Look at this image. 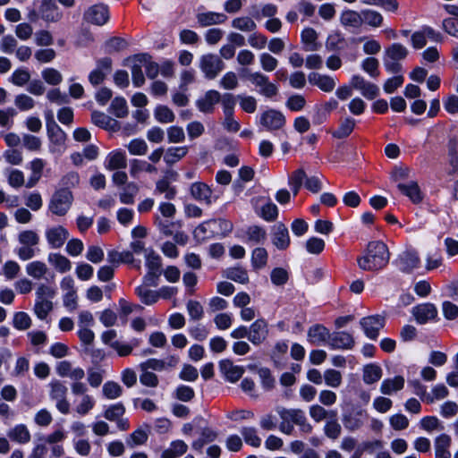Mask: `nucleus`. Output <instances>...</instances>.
<instances>
[{
	"mask_svg": "<svg viewBox=\"0 0 458 458\" xmlns=\"http://www.w3.org/2000/svg\"><path fill=\"white\" fill-rule=\"evenodd\" d=\"M38 13L46 21L56 22L62 18L55 0H42Z\"/></svg>",
	"mask_w": 458,
	"mask_h": 458,
	"instance_id": "nucleus-18",
	"label": "nucleus"
},
{
	"mask_svg": "<svg viewBox=\"0 0 458 458\" xmlns=\"http://www.w3.org/2000/svg\"><path fill=\"white\" fill-rule=\"evenodd\" d=\"M403 81L404 77L403 74L394 75L385 81L383 89L386 94H392L403 84Z\"/></svg>",
	"mask_w": 458,
	"mask_h": 458,
	"instance_id": "nucleus-59",
	"label": "nucleus"
},
{
	"mask_svg": "<svg viewBox=\"0 0 458 458\" xmlns=\"http://www.w3.org/2000/svg\"><path fill=\"white\" fill-rule=\"evenodd\" d=\"M227 279L239 284H247L249 282L248 272L242 267H231L225 269V275Z\"/></svg>",
	"mask_w": 458,
	"mask_h": 458,
	"instance_id": "nucleus-32",
	"label": "nucleus"
},
{
	"mask_svg": "<svg viewBox=\"0 0 458 458\" xmlns=\"http://www.w3.org/2000/svg\"><path fill=\"white\" fill-rule=\"evenodd\" d=\"M326 243L321 238L312 236L306 241L305 248L306 250L314 255H318L325 250Z\"/></svg>",
	"mask_w": 458,
	"mask_h": 458,
	"instance_id": "nucleus-49",
	"label": "nucleus"
},
{
	"mask_svg": "<svg viewBox=\"0 0 458 458\" xmlns=\"http://www.w3.org/2000/svg\"><path fill=\"white\" fill-rule=\"evenodd\" d=\"M378 66V60L372 56L365 58L361 64L362 69L373 78L379 75Z\"/></svg>",
	"mask_w": 458,
	"mask_h": 458,
	"instance_id": "nucleus-60",
	"label": "nucleus"
},
{
	"mask_svg": "<svg viewBox=\"0 0 458 458\" xmlns=\"http://www.w3.org/2000/svg\"><path fill=\"white\" fill-rule=\"evenodd\" d=\"M448 157L449 164L454 171L458 169V146L454 139H450L448 141Z\"/></svg>",
	"mask_w": 458,
	"mask_h": 458,
	"instance_id": "nucleus-63",
	"label": "nucleus"
},
{
	"mask_svg": "<svg viewBox=\"0 0 458 458\" xmlns=\"http://www.w3.org/2000/svg\"><path fill=\"white\" fill-rule=\"evenodd\" d=\"M72 202L73 194L72 191L57 189L50 199L48 210L55 216H64L71 208Z\"/></svg>",
	"mask_w": 458,
	"mask_h": 458,
	"instance_id": "nucleus-2",
	"label": "nucleus"
},
{
	"mask_svg": "<svg viewBox=\"0 0 458 458\" xmlns=\"http://www.w3.org/2000/svg\"><path fill=\"white\" fill-rule=\"evenodd\" d=\"M146 267L148 270V275L153 276L154 279H157L162 274L161 267L162 260L161 257L157 254L153 250L146 256Z\"/></svg>",
	"mask_w": 458,
	"mask_h": 458,
	"instance_id": "nucleus-26",
	"label": "nucleus"
},
{
	"mask_svg": "<svg viewBox=\"0 0 458 458\" xmlns=\"http://www.w3.org/2000/svg\"><path fill=\"white\" fill-rule=\"evenodd\" d=\"M404 386V378L403 376H395L394 378H386L382 381L380 391L384 394L390 395L393 392L400 391Z\"/></svg>",
	"mask_w": 458,
	"mask_h": 458,
	"instance_id": "nucleus-28",
	"label": "nucleus"
},
{
	"mask_svg": "<svg viewBox=\"0 0 458 458\" xmlns=\"http://www.w3.org/2000/svg\"><path fill=\"white\" fill-rule=\"evenodd\" d=\"M125 412V407L122 403L110 405L104 412V417L110 420L114 421L122 417Z\"/></svg>",
	"mask_w": 458,
	"mask_h": 458,
	"instance_id": "nucleus-55",
	"label": "nucleus"
},
{
	"mask_svg": "<svg viewBox=\"0 0 458 458\" xmlns=\"http://www.w3.org/2000/svg\"><path fill=\"white\" fill-rule=\"evenodd\" d=\"M47 270V266L42 261H32L26 266L28 275L37 279L42 277Z\"/></svg>",
	"mask_w": 458,
	"mask_h": 458,
	"instance_id": "nucleus-52",
	"label": "nucleus"
},
{
	"mask_svg": "<svg viewBox=\"0 0 458 458\" xmlns=\"http://www.w3.org/2000/svg\"><path fill=\"white\" fill-rule=\"evenodd\" d=\"M91 122L104 130L115 131L118 129V122L115 119L98 110L92 111Z\"/></svg>",
	"mask_w": 458,
	"mask_h": 458,
	"instance_id": "nucleus-20",
	"label": "nucleus"
},
{
	"mask_svg": "<svg viewBox=\"0 0 458 458\" xmlns=\"http://www.w3.org/2000/svg\"><path fill=\"white\" fill-rule=\"evenodd\" d=\"M19 242L22 245L35 246L39 242L38 233L32 230H24L18 235Z\"/></svg>",
	"mask_w": 458,
	"mask_h": 458,
	"instance_id": "nucleus-57",
	"label": "nucleus"
},
{
	"mask_svg": "<svg viewBox=\"0 0 458 458\" xmlns=\"http://www.w3.org/2000/svg\"><path fill=\"white\" fill-rule=\"evenodd\" d=\"M199 67L207 79L213 80L224 69L225 64L217 55L209 53L201 56Z\"/></svg>",
	"mask_w": 458,
	"mask_h": 458,
	"instance_id": "nucleus-5",
	"label": "nucleus"
},
{
	"mask_svg": "<svg viewBox=\"0 0 458 458\" xmlns=\"http://www.w3.org/2000/svg\"><path fill=\"white\" fill-rule=\"evenodd\" d=\"M362 22L372 27H379L383 22V16L377 11L373 10H362L361 11Z\"/></svg>",
	"mask_w": 458,
	"mask_h": 458,
	"instance_id": "nucleus-48",
	"label": "nucleus"
},
{
	"mask_svg": "<svg viewBox=\"0 0 458 458\" xmlns=\"http://www.w3.org/2000/svg\"><path fill=\"white\" fill-rule=\"evenodd\" d=\"M267 262V251L263 247H257L253 250L251 255V265L254 268H261Z\"/></svg>",
	"mask_w": 458,
	"mask_h": 458,
	"instance_id": "nucleus-45",
	"label": "nucleus"
},
{
	"mask_svg": "<svg viewBox=\"0 0 458 458\" xmlns=\"http://www.w3.org/2000/svg\"><path fill=\"white\" fill-rule=\"evenodd\" d=\"M443 30L448 35L458 38V19L448 17L443 20Z\"/></svg>",
	"mask_w": 458,
	"mask_h": 458,
	"instance_id": "nucleus-64",
	"label": "nucleus"
},
{
	"mask_svg": "<svg viewBox=\"0 0 458 458\" xmlns=\"http://www.w3.org/2000/svg\"><path fill=\"white\" fill-rule=\"evenodd\" d=\"M83 19L88 23L102 26L110 19L109 7L103 3L93 4L84 12Z\"/></svg>",
	"mask_w": 458,
	"mask_h": 458,
	"instance_id": "nucleus-3",
	"label": "nucleus"
},
{
	"mask_svg": "<svg viewBox=\"0 0 458 458\" xmlns=\"http://www.w3.org/2000/svg\"><path fill=\"white\" fill-rule=\"evenodd\" d=\"M385 317L378 314L367 316L361 318L360 320V325L364 335L371 340L377 339L380 329L385 327Z\"/></svg>",
	"mask_w": 458,
	"mask_h": 458,
	"instance_id": "nucleus-4",
	"label": "nucleus"
},
{
	"mask_svg": "<svg viewBox=\"0 0 458 458\" xmlns=\"http://www.w3.org/2000/svg\"><path fill=\"white\" fill-rule=\"evenodd\" d=\"M103 394L106 399H116L123 394L121 386L114 381H107L103 386Z\"/></svg>",
	"mask_w": 458,
	"mask_h": 458,
	"instance_id": "nucleus-50",
	"label": "nucleus"
},
{
	"mask_svg": "<svg viewBox=\"0 0 458 458\" xmlns=\"http://www.w3.org/2000/svg\"><path fill=\"white\" fill-rule=\"evenodd\" d=\"M154 116L161 123H172L175 119L174 112L165 105H157L154 110Z\"/></svg>",
	"mask_w": 458,
	"mask_h": 458,
	"instance_id": "nucleus-40",
	"label": "nucleus"
},
{
	"mask_svg": "<svg viewBox=\"0 0 458 458\" xmlns=\"http://www.w3.org/2000/svg\"><path fill=\"white\" fill-rule=\"evenodd\" d=\"M208 223L215 225V229H210L209 237L220 235L221 237L227 236L233 228V223L225 218H212L208 219Z\"/></svg>",
	"mask_w": 458,
	"mask_h": 458,
	"instance_id": "nucleus-22",
	"label": "nucleus"
},
{
	"mask_svg": "<svg viewBox=\"0 0 458 458\" xmlns=\"http://www.w3.org/2000/svg\"><path fill=\"white\" fill-rule=\"evenodd\" d=\"M356 125V121L351 116L345 117L341 121L337 129L331 132L334 139L344 140L348 138L353 131Z\"/></svg>",
	"mask_w": 458,
	"mask_h": 458,
	"instance_id": "nucleus-24",
	"label": "nucleus"
},
{
	"mask_svg": "<svg viewBox=\"0 0 458 458\" xmlns=\"http://www.w3.org/2000/svg\"><path fill=\"white\" fill-rule=\"evenodd\" d=\"M411 313L419 325H424L437 318V309L431 302L421 303L412 308Z\"/></svg>",
	"mask_w": 458,
	"mask_h": 458,
	"instance_id": "nucleus-9",
	"label": "nucleus"
},
{
	"mask_svg": "<svg viewBox=\"0 0 458 458\" xmlns=\"http://www.w3.org/2000/svg\"><path fill=\"white\" fill-rule=\"evenodd\" d=\"M52 310L53 303L51 301L36 299L34 312L39 319H45Z\"/></svg>",
	"mask_w": 458,
	"mask_h": 458,
	"instance_id": "nucleus-44",
	"label": "nucleus"
},
{
	"mask_svg": "<svg viewBox=\"0 0 458 458\" xmlns=\"http://www.w3.org/2000/svg\"><path fill=\"white\" fill-rule=\"evenodd\" d=\"M220 101L222 102L225 116H233L236 105L235 97L232 93H225L221 96Z\"/></svg>",
	"mask_w": 458,
	"mask_h": 458,
	"instance_id": "nucleus-56",
	"label": "nucleus"
},
{
	"mask_svg": "<svg viewBox=\"0 0 458 458\" xmlns=\"http://www.w3.org/2000/svg\"><path fill=\"white\" fill-rule=\"evenodd\" d=\"M355 341L352 334L346 331H337L331 335L329 345L331 349L351 350L354 347Z\"/></svg>",
	"mask_w": 458,
	"mask_h": 458,
	"instance_id": "nucleus-14",
	"label": "nucleus"
},
{
	"mask_svg": "<svg viewBox=\"0 0 458 458\" xmlns=\"http://www.w3.org/2000/svg\"><path fill=\"white\" fill-rule=\"evenodd\" d=\"M8 437L20 444H26L30 440V433L24 424L16 425L9 433Z\"/></svg>",
	"mask_w": 458,
	"mask_h": 458,
	"instance_id": "nucleus-33",
	"label": "nucleus"
},
{
	"mask_svg": "<svg viewBox=\"0 0 458 458\" xmlns=\"http://www.w3.org/2000/svg\"><path fill=\"white\" fill-rule=\"evenodd\" d=\"M257 215L267 222H274L278 217V208L270 199L264 204Z\"/></svg>",
	"mask_w": 458,
	"mask_h": 458,
	"instance_id": "nucleus-34",
	"label": "nucleus"
},
{
	"mask_svg": "<svg viewBox=\"0 0 458 458\" xmlns=\"http://www.w3.org/2000/svg\"><path fill=\"white\" fill-rule=\"evenodd\" d=\"M396 187L402 195L415 205L420 204L424 199L425 194L416 181H410L408 183L399 182Z\"/></svg>",
	"mask_w": 458,
	"mask_h": 458,
	"instance_id": "nucleus-11",
	"label": "nucleus"
},
{
	"mask_svg": "<svg viewBox=\"0 0 458 458\" xmlns=\"http://www.w3.org/2000/svg\"><path fill=\"white\" fill-rule=\"evenodd\" d=\"M69 236L66 228L62 225L49 228L46 231V237L52 248H60L64 245Z\"/></svg>",
	"mask_w": 458,
	"mask_h": 458,
	"instance_id": "nucleus-17",
	"label": "nucleus"
},
{
	"mask_svg": "<svg viewBox=\"0 0 458 458\" xmlns=\"http://www.w3.org/2000/svg\"><path fill=\"white\" fill-rule=\"evenodd\" d=\"M13 326L17 330H26L31 326V318L24 311H17L13 315Z\"/></svg>",
	"mask_w": 458,
	"mask_h": 458,
	"instance_id": "nucleus-47",
	"label": "nucleus"
},
{
	"mask_svg": "<svg viewBox=\"0 0 458 458\" xmlns=\"http://www.w3.org/2000/svg\"><path fill=\"white\" fill-rule=\"evenodd\" d=\"M288 413L292 421L296 425H299L302 432L310 433L312 431L313 428L309 422H307V419L301 410H290Z\"/></svg>",
	"mask_w": 458,
	"mask_h": 458,
	"instance_id": "nucleus-38",
	"label": "nucleus"
},
{
	"mask_svg": "<svg viewBox=\"0 0 458 458\" xmlns=\"http://www.w3.org/2000/svg\"><path fill=\"white\" fill-rule=\"evenodd\" d=\"M248 239L256 243H259L267 237L266 230L259 225H250L247 228Z\"/></svg>",
	"mask_w": 458,
	"mask_h": 458,
	"instance_id": "nucleus-61",
	"label": "nucleus"
},
{
	"mask_svg": "<svg viewBox=\"0 0 458 458\" xmlns=\"http://www.w3.org/2000/svg\"><path fill=\"white\" fill-rule=\"evenodd\" d=\"M48 261L52 263L60 273H66L72 268V263L69 259L60 253H50L48 255Z\"/></svg>",
	"mask_w": 458,
	"mask_h": 458,
	"instance_id": "nucleus-37",
	"label": "nucleus"
},
{
	"mask_svg": "<svg viewBox=\"0 0 458 458\" xmlns=\"http://www.w3.org/2000/svg\"><path fill=\"white\" fill-rule=\"evenodd\" d=\"M106 167L108 170L125 168L127 165L125 151L121 148L111 151L106 157Z\"/></svg>",
	"mask_w": 458,
	"mask_h": 458,
	"instance_id": "nucleus-23",
	"label": "nucleus"
},
{
	"mask_svg": "<svg viewBox=\"0 0 458 458\" xmlns=\"http://www.w3.org/2000/svg\"><path fill=\"white\" fill-rule=\"evenodd\" d=\"M270 279L273 284L276 286L284 285L289 280V274L283 267H275L270 273Z\"/></svg>",
	"mask_w": 458,
	"mask_h": 458,
	"instance_id": "nucleus-53",
	"label": "nucleus"
},
{
	"mask_svg": "<svg viewBox=\"0 0 458 458\" xmlns=\"http://www.w3.org/2000/svg\"><path fill=\"white\" fill-rule=\"evenodd\" d=\"M382 375V369L376 363L367 364L363 368V381L368 385L377 382Z\"/></svg>",
	"mask_w": 458,
	"mask_h": 458,
	"instance_id": "nucleus-30",
	"label": "nucleus"
},
{
	"mask_svg": "<svg viewBox=\"0 0 458 458\" xmlns=\"http://www.w3.org/2000/svg\"><path fill=\"white\" fill-rule=\"evenodd\" d=\"M341 23L344 26L359 28L362 24L361 13L356 11L346 10L341 15Z\"/></svg>",
	"mask_w": 458,
	"mask_h": 458,
	"instance_id": "nucleus-39",
	"label": "nucleus"
},
{
	"mask_svg": "<svg viewBox=\"0 0 458 458\" xmlns=\"http://www.w3.org/2000/svg\"><path fill=\"white\" fill-rule=\"evenodd\" d=\"M131 58L145 66L146 75L149 79H155L159 72L157 63L151 61L152 56L148 53H139L131 56Z\"/></svg>",
	"mask_w": 458,
	"mask_h": 458,
	"instance_id": "nucleus-19",
	"label": "nucleus"
},
{
	"mask_svg": "<svg viewBox=\"0 0 458 458\" xmlns=\"http://www.w3.org/2000/svg\"><path fill=\"white\" fill-rule=\"evenodd\" d=\"M191 194L197 200H205L210 203L212 190L202 182H196L191 185Z\"/></svg>",
	"mask_w": 458,
	"mask_h": 458,
	"instance_id": "nucleus-27",
	"label": "nucleus"
},
{
	"mask_svg": "<svg viewBox=\"0 0 458 458\" xmlns=\"http://www.w3.org/2000/svg\"><path fill=\"white\" fill-rule=\"evenodd\" d=\"M130 174L132 177H136L140 172L153 173L157 171L155 165L148 163L145 160L131 159V160Z\"/></svg>",
	"mask_w": 458,
	"mask_h": 458,
	"instance_id": "nucleus-41",
	"label": "nucleus"
},
{
	"mask_svg": "<svg viewBox=\"0 0 458 458\" xmlns=\"http://www.w3.org/2000/svg\"><path fill=\"white\" fill-rule=\"evenodd\" d=\"M135 293L140 299V301L145 305H153L160 298V294L157 293V291L144 288L142 285L137 286L135 288Z\"/></svg>",
	"mask_w": 458,
	"mask_h": 458,
	"instance_id": "nucleus-35",
	"label": "nucleus"
},
{
	"mask_svg": "<svg viewBox=\"0 0 458 458\" xmlns=\"http://www.w3.org/2000/svg\"><path fill=\"white\" fill-rule=\"evenodd\" d=\"M306 105V99L302 95L293 94L290 96L286 102V107L292 112H299L304 108Z\"/></svg>",
	"mask_w": 458,
	"mask_h": 458,
	"instance_id": "nucleus-54",
	"label": "nucleus"
},
{
	"mask_svg": "<svg viewBox=\"0 0 458 458\" xmlns=\"http://www.w3.org/2000/svg\"><path fill=\"white\" fill-rule=\"evenodd\" d=\"M248 368L250 370L256 371L259 374L261 386L265 391H271L275 388L276 379L268 368H258L255 364H250Z\"/></svg>",
	"mask_w": 458,
	"mask_h": 458,
	"instance_id": "nucleus-21",
	"label": "nucleus"
},
{
	"mask_svg": "<svg viewBox=\"0 0 458 458\" xmlns=\"http://www.w3.org/2000/svg\"><path fill=\"white\" fill-rule=\"evenodd\" d=\"M30 74L27 69L18 68L13 72L10 81L13 84L22 87L30 81Z\"/></svg>",
	"mask_w": 458,
	"mask_h": 458,
	"instance_id": "nucleus-58",
	"label": "nucleus"
},
{
	"mask_svg": "<svg viewBox=\"0 0 458 458\" xmlns=\"http://www.w3.org/2000/svg\"><path fill=\"white\" fill-rule=\"evenodd\" d=\"M42 77L45 81L53 86H56L62 82V74L55 68H46L42 71Z\"/></svg>",
	"mask_w": 458,
	"mask_h": 458,
	"instance_id": "nucleus-62",
	"label": "nucleus"
},
{
	"mask_svg": "<svg viewBox=\"0 0 458 458\" xmlns=\"http://www.w3.org/2000/svg\"><path fill=\"white\" fill-rule=\"evenodd\" d=\"M188 147H170L166 149L164 161L169 166L184 157L188 153Z\"/></svg>",
	"mask_w": 458,
	"mask_h": 458,
	"instance_id": "nucleus-29",
	"label": "nucleus"
},
{
	"mask_svg": "<svg viewBox=\"0 0 458 458\" xmlns=\"http://www.w3.org/2000/svg\"><path fill=\"white\" fill-rule=\"evenodd\" d=\"M197 20L200 26L207 27L224 23L227 20V16L222 13L207 12L198 13Z\"/></svg>",
	"mask_w": 458,
	"mask_h": 458,
	"instance_id": "nucleus-25",
	"label": "nucleus"
},
{
	"mask_svg": "<svg viewBox=\"0 0 458 458\" xmlns=\"http://www.w3.org/2000/svg\"><path fill=\"white\" fill-rule=\"evenodd\" d=\"M46 127L49 140L55 145H62L66 140V134L63 129L56 123L53 112L48 110L46 112Z\"/></svg>",
	"mask_w": 458,
	"mask_h": 458,
	"instance_id": "nucleus-8",
	"label": "nucleus"
},
{
	"mask_svg": "<svg viewBox=\"0 0 458 458\" xmlns=\"http://www.w3.org/2000/svg\"><path fill=\"white\" fill-rule=\"evenodd\" d=\"M387 245L382 241H371L367 244L364 254L357 258V263L364 271H378L389 262Z\"/></svg>",
	"mask_w": 458,
	"mask_h": 458,
	"instance_id": "nucleus-1",
	"label": "nucleus"
},
{
	"mask_svg": "<svg viewBox=\"0 0 458 458\" xmlns=\"http://www.w3.org/2000/svg\"><path fill=\"white\" fill-rule=\"evenodd\" d=\"M401 270L404 273H411L420 267V259L415 250H407L399 256Z\"/></svg>",
	"mask_w": 458,
	"mask_h": 458,
	"instance_id": "nucleus-16",
	"label": "nucleus"
},
{
	"mask_svg": "<svg viewBox=\"0 0 458 458\" xmlns=\"http://www.w3.org/2000/svg\"><path fill=\"white\" fill-rule=\"evenodd\" d=\"M127 46L125 39L120 37H111L105 42V52L111 54L113 52H120Z\"/></svg>",
	"mask_w": 458,
	"mask_h": 458,
	"instance_id": "nucleus-51",
	"label": "nucleus"
},
{
	"mask_svg": "<svg viewBox=\"0 0 458 458\" xmlns=\"http://www.w3.org/2000/svg\"><path fill=\"white\" fill-rule=\"evenodd\" d=\"M97 67L89 74V83L96 87L101 84L106 78V74L112 71L113 61L110 57L99 58L96 62Z\"/></svg>",
	"mask_w": 458,
	"mask_h": 458,
	"instance_id": "nucleus-7",
	"label": "nucleus"
},
{
	"mask_svg": "<svg viewBox=\"0 0 458 458\" xmlns=\"http://www.w3.org/2000/svg\"><path fill=\"white\" fill-rule=\"evenodd\" d=\"M408 50L401 43H393L385 50V57L393 61H401L407 57Z\"/></svg>",
	"mask_w": 458,
	"mask_h": 458,
	"instance_id": "nucleus-31",
	"label": "nucleus"
},
{
	"mask_svg": "<svg viewBox=\"0 0 458 458\" xmlns=\"http://www.w3.org/2000/svg\"><path fill=\"white\" fill-rule=\"evenodd\" d=\"M308 341L313 345H318L330 340L329 329L323 324H314L307 333Z\"/></svg>",
	"mask_w": 458,
	"mask_h": 458,
	"instance_id": "nucleus-15",
	"label": "nucleus"
},
{
	"mask_svg": "<svg viewBox=\"0 0 458 458\" xmlns=\"http://www.w3.org/2000/svg\"><path fill=\"white\" fill-rule=\"evenodd\" d=\"M245 443L253 447H259L261 438L258 436L257 430L253 427H243L241 429Z\"/></svg>",
	"mask_w": 458,
	"mask_h": 458,
	"instance_id": "nucleus-42",
	"label": "nucleus"
},
{
	"mask_svg": "<svg viewBox=\"0 0 458 458\" xmlns=\"http://www.w3.org/2000/svg\"><path fill=\"white\" fill-rule=\"evenodd\" d=\"M249 341L253 345L261 344L268 336V324L267 321L263 318L256 319L249 328Z\"/></svg>",
	"mask_w": 458,
	"mask_h": 458,
	"instance_id": "nucleus-10",
	"label": "nucleus"
},
{
	"mask_svg": "<svg viewBox=\"0 0 458 458\" xmlns=\"http://www.w3.org/2000/svg\"><path fill=\"white\" fill-rule=\"evenodd\" d=\"M80 183V175L75 171H71L62 176L59 182V189H67L71 191L72 188H75Z\"/></svg>",
	"mask_w": 458,
	"mask_h": 458,
	"instance_id": "nucleus-46",
	"label": "nucleus"
},
{
	"mask_svg": "<svg viewBox=\"0 0 458 458\" xmlns=\"http://www.w3.org/2000/svg\"><path fill=\"white\" fill-rule=\"evenodd\" d=\"M271 242L276 249L285 250L291 244L289 231L283 222H278L273 226Z\"/></svg>",
	"mask_w": 458,
	"mask_h": 458,
	"instance_id": "nucleus-12",
	"label": "nucleus"
},
{
	"mask_svg": "<svg viewBox=\"0 0 458 458\" xmlns=\"http://www.w3.org/2000/svg\"><path fill=\"white\" fill-rule=\"evenodd\" d=\"M259 123L267 131H276L285 125L286 119L281 111L270 108L260 114Z\"/></svg>",
	"mask_w": 458,
	"mask_h": 458,
	"instance_id": "nucleus-6",
	"label": "nucleus"
},
{
	"mask_svg": "<svg viewBox=\"0 0 458 458\" xmlns=\"http://www.w3.org/2000/svg\"><path fill=\"white\" fill-rule=\"evenodd\" d=\"M109 111L117 118H124L128 114L127 102L123 97H115L109 106Z\"/></svg>",
	"mask_w": 458,
	"mask_h": 458,
	"instance_id": "nucleus-36",
	"label": "nucleus"
},
{
	"mask_svg": "<svg viewBox=\"0 0 458 458\" xmlns=\"http://www.w3.org/2000/svg\"><path fill=\"white\" fill-rule=\"evenodd\" d=\"M221 100V94L216 89H209L205 93L204 98L196 100V106L199 112L204 114H213L215 105Z\"/></svg>",
	"mask_w": 458,
	"mask_h": 458,
	"instance_id": "nucleus-13",
	"label": "nucleus"
},
{
	"mask_svg": "<svg viewBox=\"0 0 458 458\" xmlns=\"http://www.w3.org/2000/svg\"><path fill=\"white\" fill-rule=\"evenodd\" d=\"M317 38H318V33L313 28H310V27L305 28L301 32V42L305 45H310V47H309L307 50H310V51L318 50V45L316 43Z\"/></svg>",
	"mask_w": 458,
	"mask_h": 458,
	"instance_id": "nucleus-43",
	"label": "nucleus"
}]
</instances>
